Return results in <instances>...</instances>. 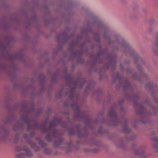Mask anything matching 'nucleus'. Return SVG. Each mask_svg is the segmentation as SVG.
Returning a JSON list of instances; mask_svg holds the SVG:
<instances>
[{
	"label": "nucleus",
	"mask_w": 158,
	"mask_h": 158,
	"mask_svg": "<svg viewBox=\"0 0 158 158\" xmlns=\"http://www.w3.org/2000/svg\"><path fill=\"white\" fill-rule=\"evenodd\" d=\"M124 131L126 133H129L130 132V129L126 128L124 129Z\"/></svg>",
	"instance_id": "1a4fd4ad"
},
{
	"label": "nucleus",
	"mask_w": 158,
	"mask_h": 158,
	"mask_svg": "<svg viewBox=\"0 0 158 158\" xmlns=\"http://www.w3.org/2000/svg\"><path fill=\"white\" fill-rule=\"evenodd\" d=\"M135 154L136 155H139L140 154L139 153H138L137 152H136Z\"/></svg>",
	"instance_id": "ddd939ff"
},
{
	"label": "nucleus",
	"mask_w": 158,
	"mask_h": 158,
	"mask_svg": "<svg viewBox=\"0 0 158 158\" xmlns=\"http://www.w3.org/2000/svg\"><path fill=\"white\" fill-rule=\"evenodd\" d=\"M44 146L45 145V143L44 144Z\"/></svg>",
	"instance_id": "dca6fc26"
},
{
	"label": "nucleus",
	"mask_w": 158,
	"mask_h": 158,
	"mask_svg": "<svg viewBox=\"0 0 158 158\" xmlns=\"http://www.w3.org/2000/svg\"><path fill=\"white\" fill-rule=\"evenodd\" d=\"M44 152L47 154H49L50 153V150L49 149H46L45 150Z\"/></svg>",
	"instance_id": "6e6552de"
},
{
	"label": "nucleus",
	"mask_w": 158,
	"mask_h": 158,
	"mask_svg": "<svg viewBox=\"0 0 158 158\" xmlns=\"http://www.w3.org/2000/svg\"><path fill=\"white\" fill-rule=\"evenodd\" d=\"M126 85L124 86L125 88H129L130 86V84L129 82L127 81L126 80Z\"/></svg>",
	"instance_id": "39448f33"
},
{
	"label": "nucleus",
	"mask_w": 158,
	"mask_h": 158,
	"mask_svg": "<svg viewBox=\"0 0 158 158\" xmlns=\"http://www.w3.org/2000/svg\"><path fill=\"white\" fill-rule=\"evenodd\" d=\"M54 127L53 126L51 125L48 128V130H54Z\"/></svg>",
	"instance_id": "9d476101"
},
{
	"label": "nucleus",
	"mask_w": 158,
	"mask_h": 158,
	"mask_svg": "<svg viewBox=\"0 0 158 158\" xmlns=\"http://www.w3.org/2000/svg\"><path fill=\"white\" fill-rule=\"evenodd\" d=\"M152 140L156 142V144L153 145L154 147L158 148V138L154 137L152 138Z\"/></svg>",
	"instance_id": "7ed1b4c3"
},
{
	"label": "nucleus",
	"mask_w": 158,
	"mask_h": 158,
	"mask_svg": "<svg viewBox=\"0 0 158 158\" xmlns=\"http://www.w3.org/2000/svg\"><path fill=\"white\" fill-rule=\"evenodd\" d=\"M54 133H56V131L55 130L54 131Z\"/></svg>",
	"instance_id": "2eb2a0df"
},
{
	"label": "nucleus",
	"mask_w": 158,
	"mask_h": 158,
	"mask_svg": "<svg viewBox=\"0 0 158 158\" xmlns=\"http://www.w3.org/2000/svg\"><path fill=\"white\" fill-rule=\"evenodd\" d=\"M46 139L48 141H51L52 140V139L50 135L48 134L46 136Z\"/></svg>",
	"instance_id": "20e7f679"
},
{
	"label": "nucleus",
	"mask_w": 158,
	"mask_h": 158,
	"mask_svg": "<svg viewBox=\"0 0 158 158\" xmlns=\"http://www.w3.org/2000/svg\"><path fill=\"white\" fill-rule=\"evenodd\" d=\"M124 42V43H125V41H124V42Z\"/></svg>",
	"instance_id": "f3484780"
},
{
	"label": "nucleus",
	"mask_w": 158,
	"mask_h": 158,
	"mask_svg": "<svg viewBox=\"0 0 158 158\" xmlns=\"http://www.w3.org/2000/svg\"><path fill=\"white\" fill-rule=\"evenodd\" d=\"M157 40V43L156 44V46L158 48V33L157 34V38H156Z\"/></svg>",
	"instance_id": "f8f14e48"
},
{
	"label": "nucleus",
	"mask_w": 158,
	"mask_h": 158,
	"mask_svg": "<svg viewBox=\"0 0 158 158\" xmlns=\"http://www.w3.org/2000/svg\"><path fill=\"white\" fill-rule=\"evenodd\" d=\"M145 110V109L142 106H141V111L139 112H138V113L139 114H143V112Z\"/></svg>",
	"instance_id": "423d86ee"
},
{
	"label": "nucleus",
	"mask_w": 158,
	"mask_h": 158,
	"mask_svg": "<svg viewBox=\"0 0 158 158\" xmlns=\"http://www.w3.org/2000/svg\"><path fill=\"white\" fill-rule=\"evenodd\" d=\"M16 149L18 151H19L22 150H24L26 152V155L28 156L31 157L32 156V154L30 151L26 147L22 148L20 147L17 146L16 148Z\"/></svg>",
	"instance_id": "f257e3e1"
},
{
	"label": "nucleus",
	"mask_w": 158,
	"mask_h": 158,
	"mask_svg": "<svg viewBox=\"0 0 158 158\" xmlns=\"http://www.w3.org/2000/svg\"><path fill=\"white\" fill-rule=\"evenodd\" d=\"M48 129L46 128V127H44L43 128V129H42V131L44 132H46L47 131Z\"/></svg>",
	"instance_id": "9b49d317"
},
{
	"label": "nucleus",
	"mask_w": 158,
	"mask_h": 158,
	"mask_svg": "<svg viewBox=\"0 0 158 158\" xmlns=\"http://www.w3.org/2000/svg\"><path fill=\"white\" fill-rule=\"evenodd\" d=\"M109 115L111 117H116V115L114 109L111 108L110 109L109 113Z\"/></svg>",
	"instance_id": "f03ea898"
},
{
	"label": "nucleus",
	"mask_w": 158,
	"mask_h": 158,
	"mask_svg": "<svg viewBox=\"0 0 158 158\" xmlns=\"http://www.w3.org/2000/svg\"><path fill=\"white\" fill-rule=\"evenodd\" d=\"M74 134V133L73 132H70L69 133V134H71V135H72V134Z\"/></svg>",
	"instance_id": "4468645a"
},
{
	"label": "nucleus",
	"mask_w": 158,
	"mask_h": 158,
	"mask_svg": "<svg viewBox=\"0 0 158 158\" xmlns=\"http://www.w3.org/2000/svg\"><path fill=\"white\" fill-rule=\"evenodd\" d=\"M24 156L23 153L18 154L16 155V158H22Z\"/></svg>",
	"instance_id": "0eeeda50"
}]
</instances>
